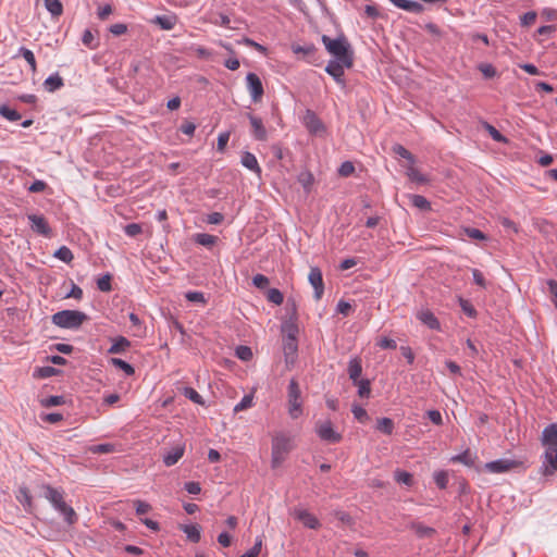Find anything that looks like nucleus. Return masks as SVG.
<instances>
[{
    "label": "nucleus",
    "mask_w": 557,
    "mask_h": 557,
    "mask_svg": "<svg viewBox=\"0 0 557 557\" xmlns=\"http://www.w3.org/2000/svg\"><path fill=\"white\" fill-rule=\"evenodd\" d=\"M434 481L438 488L445 490L448 484V474L446 471L441 470L434 473Z\"/></svg>",
    "instance_id": "nucleus-48"
},
{
    "label": "nucleus",
    "mask_w": 557,
    "mask_h": 557,
    "mask_svg": "<svg viewBox=\"0 0 557 557\" xmlns=\"http://www.w3.org/2000/svg\"><path fill=\"white\" fill-rule=\"evenodd\" d=\"M417 318L431 330L438 331L441 329L438 319L430 310H423L419 312Z\"/></svg>",
    "instance_id": "nucleus-20"
},
{
    "label": "nucleus",
    "mask_w": 557,
    "mask_h": 557,
    "mask_svg": "<svg viewBox=\"0 0 557 557\" xmlns=\"http://www.w3.org/2000/svg\"><path fill=\"white\" fill-rule=\"evenodd\" d=\"M463 233L471 239H475V240H485L486 239V235L479 228L466 227L463 230Z\"/></svg>",
    "instance_id": "nucleus-52"
},
{
    "label": "nucleus",
    "mask_w": 557,
    "mask_h": 557,
    "mask_svg": "<svg viewBox=\"0 0 557 557\" xmlns=\"http://www.w3.org/2000/svg\"><path fill=\"white\" fill-rule=\"evenodd\" d=\"M410 529L414 531L419 539H430L436 533L435 529L416 521L410 523Z\"/></svg>",
    "instance_id": "nucleus-22"
},
{
    "label": "nucleus",
    "mask_w": 557,
    "mask_h": 557,
    "mask_svg": "<svg viewBox=\"0 0 557 557\" xmlns=\"http://www.w3.org/2000/svg\"><path fill=\"white\" fill-rule=\"evenodd\" d=\"M182 394L197 405H205L202 396L193 387L185 386L181 389Z\"/></svg>",
    "instance_id": "nucleus-32"
},
{
    "label": "nucleus",
    "mask_w": 557,
    "mask_h": 557,
    "mask_svg": "<svg viewBox=\"0 0 557 557\" xmlns=\"http://www.w3.org/2000/svg\"><path fill=\"white\" fill-rule=\"evenodd\" d=\"M393 151L398 154L399 157L408 160L411 164L414 163V157L413 154L408 150L406 149L404 146L401 145H395L393 147Z\"/></svg>",
    "instance_id": "nucleus-50"
},
{
    "label": "nucleus",
    "mask_w": 557,
    "mask_h": 557,
    "mask_svg": "<svg viewBox=\"0 0 557 557\" xmlns=\"http://www.w3.org/2000/svg\"><path fill=\"white\" fill-rule=\"evenodd\" d=\"M53 256L65 263H70L74 259L72 250L66 246H61Z\"/></svg>",
    "instance_id": "nucleus-39"
},
{
    "label": "nucleus",
    "mask_w": 557,
    "mask_h": 557,
    "mask_svg": "<svg viewBox=\"0 0 557 557\" xmlns=\"http://www.w3.org/2000/svg\"><path fill=\"white\" fill-rule=\"evenodd\" d=\"M252 284L257 287V288H260V289H263L265 287H268V285L270 284V281L269 278L263 275V274H256L253 277H252Z\"/></svg>",
    "instance_id": "nucleus-58"
},
{
    "label": "nucleus",
    "mask_w": 557,
    "mask_h": 557,
    "mask_svg": "<svg viewBox=\"0 0 557 557\" xmlns=\"http://www.w3.org/2000/svg\"><path fill=\"white\" fill-rule=\"evenodd\" d=\"M86 320L88 315L78 310H62L51 317L54 325L70 330H77Z\"/></svg>",
    "instance_id": "nucleus-4"
},
{
    "label": "nucleus",
    "mask_w": 557,
    "mask_h": 557,
    "mask_svg": "<svg viewBox=\"0 0 557 557\" xmlns=\"http://www.w3.org/2000/svg\"><path fill=\"white\" fill-rule=\"evenodd\" d=\"M16 499L24 506L26 510H30L33 498L26 486H21L18 488Z\"/></svg>",
    "instance_id": "nucleus-29"
},
{
    "label": "nucleus",
    "mask_w": 557,
    "mask_h": 557,
    "mask_svg": "<svg viewBox=\"0 0 557 557\" xmlns=\"http://www.w3.org/2000/svg\"><path fill=\"white\" fill-rule=\"evenodd\" d=\"M185 298L190 302L206 304L205 295L201 292H188Z\"/></svg>",
    "instance_id": "nucleus-60"
},
{
    "label": "nucleus",
    "mask_w": 557,
    "mask_h": 557,
    "mask_svg": "<svg viewBox=\"0 0 557 557\" xmlns=\"http://www.w3.org/2000/svg\"><path fill=\"white\" fill-rule=\"evenodd\" d=\"M485 128L490 133L491 137L498 143H506L507 139L502 135L493 125L485 123Z\"/></svg>",
    "instance_id": "nucleus-57"
},
{
    "label": "nucleus",
    "mask_w": 557,
    "mask_h": 557,
    "mask_svg": "<svg viewBox=\"0 0 557 557\" xmlns=\"http://www.w3.org/2000/svg\"><path fill=\"white\" fill-rule=\"evenodd\" d=\"M40 404L42 407H46V408L61 406V405L65 404V397L59 396V395L49 396L47 398L41 399Z\"/></svg>",
    "instance_id": "nucleus-41"
},
{
    "label": "nucleus",
    "mask_w": 557,
    "mask_h": 557,
    "mask_svg": "<svg viewBox=\"0 0 557 557\" xmlns=\"http://www.w3.org/2000/svg\"><path fill=\"white\" fill-rule=\"evenodd\" d=\"M45 7L52 17H59L63 13V4L60 0H44Z\"/></svg>",
    "instance_id": "nucleus-28"
},
{
    "label": "nucleus",
    "mask_w": 557,
    "mask_h": 557,
    "mask_svg": "<svg viewBox=\"0 0 557 557\" xmlns=\"http://www.w3.org/2000/svg\"><path fill=\"white\" fill-rule=\"evenodd\" d=\"M288 413L293 419H297L302 413L301 391L295 379L289 381L287 387Z\"/></svg>",
    "instance_id": "nucleus-6"
},
{
    "label": "nucleus",
    "mask_w": 557,
    "mask_h": 557,
    "mask_svg": "<svg viewBox=\"0 0 557 557\" xmlns=\"http://www.w3.org/2000/svg\"><path fill=\"white\" fill-rule=\"evenodd\" d=\"M267 299L275 305H282L284 301V295L277 288H270L267 293Z\"/></svg>",
    "instance_id": "nucleus-43"
},
{
    "label": "nucleus",
    "mask_w": 557,
    "mask_h": 557,
    "mask_svg": "<svg viewBox=\"0 0 557 557\" xmlns=\"http://www.w3.org/2000/svg\"><path fill=\"white\" fill-rule=\"evenodd\" d=\"M292 450L290 440L285 435H277L272 440V459L271 466L273 469L278 468L287 455Z\"/></svg>",
    "instance_id": "nucleus-5"
},
{
    "label": "nucleus",
    "mask_w": 557,
    "mask_h": 557,
    "mask_svg": "<svg viewBox=\"0 0 557 557\" xmlns=\"http://www.w3.org/2000/svg\"><path fill=\"white\" fill-rule=\"evenodd\" d=\"M28 221L30 222V228L44 236H50L51 228L46 220V218L41 214H28Z\"/></svg>",
    "instance_id": "nucleus-12"
},
{
    "label": "nucleus",
    "mask_w": 557,
    "mask_h": 557,
    "mask_svg": "<svg viewBox=\"0 0 557 557\" xmlns=\"http://www.w3.org/2000/svg\"><path fill=\"white\" fill-rule=\"evenodd\" d=\"M396 8L412 12V13H421L424 10V7L413 0H389Z\"/></svg>",
    "instance_id": "nucleus-18"
},
{
    "label": "nucleus",
    "mask_w": 557,
    "mask_h": 557,
    "mask_svg": "<svg viewBox=\"0 0 557 557\" xmlns=\"http://www.w3.org/2000/svg\"><path fill=\"white\" fill-rule=\"evenodd\" d=\"M185 451V446L178 444L172 447L170 450L163 454V462L166 467H172L178 462V460L183 457Z\"/></svg>",
    "instance_id": "nucleus-16"
},
{
    "label": "nucleus",
    "mask_w": 557,
    "mask_h": 557,
    "mask_svg": "<svg viewBox=\"0 0 557 557\" xmlns=\"http://www.w3.org/2000/svg\"><path fill=\"white\" fill-rule=\"evenodd\" d=\"M17 55H21L25 59V61L28 63L33 73L36 72L37 63H36V59H35V55L32 50L27 49L26 47H21L18 49Z\"/></svg>",
    "instance_id": "nucleus-33"
},
{
    "label": "nucleus",
    "mask_w": 557,
    "mask_h": 557,
    "mask_svg": "<svg viewBox=\"0 0 557 557\" xmlns=\"http://www.w3.org/2000/svg\"><path fill=\"white\" fill-rule=\"evenodd\" d=\"M240 163L243 164V166L258 175H260L262 172L256 156L249 151L243 152Z\"/></svg>",
    "instance_id": "nucleus-19"
},
{
    "label": "nucleus",
    "mask_w": 557,
    "mask_h": 557,
    "mask_svg": "<svg viewBox=\"0 0 557 557\" xmlns=\"http://www.w3.org/2000/svg\"><path fill=\"white\" fill-rule=\"evenodd\" d=\"M282 332L286 334L284 339H297L298 326L293 321H286L282 324Z\"/></svg>",
    "instance_id": "nucleus-34"
},
{
    "label": "nucleus",
    "mask_w": 557,
    "mask_h": 557,
    "mask_svg": "<svg viewBox=\"0 0 557 557\" xmlns=\"http://www.w3.org/2000/svg\"><path fill=\"white\" fill-rule=\"evenodd\" d=\"M326 51L333 55L332 61H338L346 65L347 69L354 65V50L345 35H339L336 38H331L323 35L321 38Z\"/></svg>",
    "instance_id": "nucleus-2"
},
{
    "label": "nucleus",
    "mask_w": 557,
    "mask_h": 557,
    "mask_svg": "<svg viewBox=\"0 0 557 557\" xmlns=\"http://www.w3.org/2000/svg\"><path fill=\"white\" fill-rule=\"evenodd\" d=\"M351 412L354 413L355 419L361 423H364L369 420L367 410L359 405H352Z\"/></svg>",
    "instance_id": "nucleus-49"
},
{
    "label": "nucleus",
    "mask_w": 557,
    "mask_h": 557,
    "mask_svg": "<svg viewBox=\"0 0 557 557\" xmlns=\"http://www.w3.org/2000/svg\"><path fill=\"white\" fill-rule=\"evenodd\" d=\"M521 462L510 459H497L485 463V470L491 473H504L520 466Z\"/></svg>",
    "instance_id": "nucleus-10"
},
{
    "label": "nucleus",
    "mask_w": 557,
    "mask_h": 557,
    "mask_svg": "<svg viewBox=\"0 0 557 557\" xmlns=\"http://www.w3.org/2000/svg\"><path fill=\"white\" fill-rule=\"evenodd\" d=\"M64 85L63 78L58 74H52L47 77L44 82V86L46 90L53 92L60 89Z\"/></svg>",
    "instance_id": "nucleus-26"
},
{
    "label": "nucleus",
    "mask_w": 557,
    "mask_h": 557,
    "mask_svg": "<svg viewBox=\"0 0 557 557\" xmlns=\"http://www.w3.org/2000/svg\"><path fill=\"white\" fill-rule=\"evenodd\" d=\"M216 236L207 233H198L194 237L196 244L205 247L213 246L216 243Z\"/></svg>",
    "instance_id": "nucleus-31"
},
{
    "label": "nucleus",
    "mask_w": 557,
    "mask_h": 557,
    "mask_svg": "<svg viewBox=\"0 0 557 557\" xmlns=\"http://www.w3.org/2000/svg\"><path fill=\"white\" fill-rule=\"evenodd\" d=\"M395 424L391 418H381L376 422V430L383 434L391 435L394 431Z\"/></svg>",
    "instance_id": "nucleus-30"
},
{
    "label": "nucleus",
    "mask_w": 557,
    "mask_h": 557,
    "mask_svg": "<svg viewBox=\"0 0 557 557\" xmlns=\"http://www.w3.org/2000/svg\"><path fill=\"white\" fill-rule=\"evenodd\" d=\"M97 286L101 292H110L112 289L111 286V275L104 274L97 281Z\"/></svg>",
    "instance_id": "nucleus-54"
},
{
    "label": "nucleus",
    "mask_w": 557,
    "mask_h": 557,
    "mask_svg": "<svg viewBox=\"0 0 557 557\" xmlns=\"http://www.w3.org/2000/svg\"><path fill=\"white\" fill-rule=\"evenodd\" d=\"M247 90L253 103L262 100L264 89L260 77L256 73H248L246 76Z\"/></svg>",
    "instance_id": "nucleus-8"
},
{
    "label": "nucleus",
    "mask_w": 557,
    "mask_h": 557,
    "mask_svg": "<svg viewBox=\"0 0 557 557\" xmlns=\"http://www.w3.org/2000/svg\"><path fill=\"white\" fill-rule=\"evenodd\" d=\"M110 363L122 370L126 375H133L135 373L134 367L120 358H111Z\"/></svg>",
    "instance_id": "nucleus-36"
},
{
    "label": "nucleus",
    "mask_w": 557,
    "mask_h": 557,
    "mask_svg": "<svg viewBox=\"0 0 557 557\" xmlns=\"http://www.w3.org/2000/svg\"><path fill=\"white\" fill-rule=\"evenodd\" d=\"M292 516L300 521L306 528L317 530L321 527L320 521L315 516L302 508H294Z\"/></svg>",
    "instance_id": "nucleus-9"
},
{
    "label": "nucleus",
    "mask_w": 557,
    "mask_h": 557,
    "mask_svg": "<svg viewBox=\"0 0 557 557\" xmlns=\"http://www.w3.org/2000/svg\"><path fill=\"white\" fill-rule=\"evenodd\" d=\"M151 22L157 24L163 30H171L174 28L177 22V17L173 14L157 15Z\"/></svg>",
    "instance_id": "nucleus-21"
},
{
    "label": "nucleus",
    "mask_w": 557,
    "mask_h": 557,
    "mask_svg": "<svg viewBox=\"0 0 557 557\" xmlns=\"http://www.w3.org/2000/svg\"><path fill=\"white\" fill-rule=\"evenodd\" d=\"M347 69L346 65L342 64L338 61H329L325 66V72L331 75L334 81L341 85L343 88L346 87V81L344 78V70Z\"/></svg>",
    "instance_id": "nucleus-13"
},
{
    "label": "nucleus",
    "mask_w": 557,
    "mask_h": 557,
    "mask_svg": "<svg viewBox=\"0 0 557 557\" xmlns=\"http://www.w3.org/2000/svg\"><path fill=\"white\" fill-rule=\"evenodd\" d=\"M252 404H253V394H247L242 398V400L237 405H235L234 412H239V411L246 410V409L252 407Z\"/></svg>",
    "instance_id": "nucleus-42"
},
{
    "label": "nucleus",
    "mask_w": 557,
    "mask_h": 557,
    "mask_svg": "<svg viewBox=\"0 0 557 557\" xmlns=\"http://www.w3.org/2000/svg\"><path fill=\"white\" fill-rule=\"evenodd\" d=\"M125 234L135 237L143 232L141 225L138 223H129L124 227Z\"/></svg>",
    "instance_id": "nucleus-59"
},
{
    "label": "nucleus",
    "mask_w": 557,
    "mask_h": 557,
    "mask_svg": "<svg viewBox=\"0 0 557 557\" xmlns=\"http://www.w3.org/2000/svg\"><path fill=\"white\" fill-rule=\"evenodd\" d=\"M62 371L51 366L36 368L33 376L38 379H47L55 375H60Z\"/></svg>",
    "instance_id": "nucleus-25"
},
{
    "label": "nucleus",
    "mask_w": 557,
    "mask_h": 557,
    "mask_svg": "<svg viewBox=\"0 0 557 557\" xmlns=\"http://www.w3.org/2000/svg\"><path fill=\"white\" fill-rule=\"evenodd\" d=\"M82 42L89 49H97L99 41L95 38L90 29H85L82 36Z\"/></svg>",
    "instance_id": "nucleus-40"
},
{
    "label": "nucleus",
    "mask_w": 557,
    "mask_h": 557,
    "mask_svg": "<svg viewBox=\"0 0 557 557\" xmlns=\"http://www.w3.org/2000/svg\"><path fill=\"white\" fill-rule=\"evenodd\" d=\"M407 175L412 182L418 184H425L428 182V178L413 166L407 169Z\"/></svg>",
    "instance_id": "nucleus-44"
},
{
    "label": "nucleus",
    "mask_w": 557,
    "mask_h": 557,
    "mask_svg": "<svg viewBox=\"0 0 557 557\" xmlns=\"http://www.w3.org/2000/svg\"><path fill=\"white\" fill-rule=\"evenodd\" d=\"M536 16H537V14H536L535 11H529V12L524 13L520 17L521 25L522 26H530V25H532L535 22Z\"/></svg>",
    "instance_id": "nucleus-62"
},
{
    "label": "nucleus",
    "mask_w": 557,
    "mask_h": 557,
    "mask_svg": "<svg viewBox=\"0 0 557 557\" xmlns=\"http://www.w3.org/2000/svg\"><path fill=\"white\" fill-rule=\"evenodd\" d=\"M347 371L352 383H357V380H360L362 373L361 360L357 357L350 359Z\"/></svg>",
    "instance_id": "nucleus-23"
},
{
    "label": "nucleus",
    "mask_w": 557,
    "mask_h": 557,
    "mask_svg": "<svg viewBox=\"0 0 557 557\" xmlns=\"http://www.w3.org/2000/svg\"><path fill=\"white\" fill-rule=\"evenodd\" d=\"M410 199L413 207L422 211L431 210V203L425 197L421 195H411Z\"/></svg>",
    "instance_id": "nucleus-37"
},
{
    "label": "nucleus",
    "mask_w": 557,
    "mask_h": 557,
    "mask_svg": "<svg viewBox=\"0 0 557 557\" xmlns=\"http://www.w3.org/2000/svg\"><path fill=\"white\" fill-rule=\"evenodd\" d=\"M251 125V135L258 141H264L268 139V132L263 125L261 117L256 116L251 113H247Z\"/></svg>",
    "instance_id": "nucleus-11"
},
{
    "label": "nucleus",
    "mask_w": 557,
    "mask_h": 557,
    "mask_svg": "<svg viewBox=\"0 0 557 557\" xmlns=\"http://www.w3.org/2000/svg\"><path fill=\"white\" fill-rule=\"evenodd\" d=\"M131 346V342L124 336H117L113 339V344L108 349V354H123Z\"/></svg>",
    "instance_id": "nucleus-24"
},
{
    "label": "nucleus",
    "mask_w": 557,
    "mask_h": 557,
    "mask_svg": "<svg viewBox=\"0 0 557 557\" xmlns=\"http://www.w3.org/2000/svg\"><path fill=\"white\" fill-rule=\"evenodd\" d=\"M451 461L460 462V463H463V465L469 466V467L473 466V463H474V459H473V457H472V455L470 454L469 450H466V451H463V453H461V454H459L457 456H454L451 458Z\"/></svg>",
    "instance_id": "nucleus-46"
},
{
    "label": "nucleus",
    "mask_w": 557,
    "mask_h": 557,
    "mask_svg": "<svg viewBox=\"0 0 557 557\" xmlns=\"http://www.w3.org/2000/svg\"><path fill=\"white\" fill-rule=\"evenodd\" d=\"M293 51L296 54L302 53L304 55L310 57L317 52V48L312 44L306 46H293Z\"/></svg>",
    "instance_id": "nucleus-51"
},
{
    "label": "nucleus",
    "mask_w": 557,
    "mask_h": 557,
    "mask_svg": "<svg viewBox=\"0 0 557 557\" xmlns=\"http://www.w3.org/2000/svg\"><path fill=\"white\" fill-rule=\"evenodd\" d=\"M91 451H92L94 454H109V453L114 451V445L109 444V443H106V444H98V445H95V446L91 448Z\"/></svg>",
    "instance_id": "nucleus-61"
},
{
    "label": "nucleus",
    "mask_w": 557,
    "mask_h": 557,
    "mask_svg": "<svg viewBox=\"0 0 557 557\" xmlns=\"http://www.w3.org/2000/svg\"><path fill=\"white\" fill-rule=\"evenodd\" d=\"M354 385L358 386V396L361 398H369L371 394V383L368 379L357 380V383Z\"/></svg>",
    "instance_id": "nucleus-35"
},
{
    "label": "nucleus",
    "mask_w": 557,
    "mask_h": 557,
    "mask_svg": "<svg viewBox=\"0 0 557 557\" xmlns=\"http://www.w3.org/2000/svg\"><path fill=\"white\" fill-rule=\"evenodd\" d=\"M424 28H425V29H426V32H428L430 35H432L435 39H440V38L442 37V35H443V32L440 29V27H438L436 24L432 23V22L426 23V24L424 25Z\"/></svg>",
    "instance_id": "nucleus-63"
},
{
    "label": "nucleus",
    "mask_w": 557,
    "mask_h": 557,
    "mask_svg": "<svg viewBox=\"0 0 557 557\" xmlns=\"http://www.w3.org/2000/svg\"><path fill=\"white\" fill-rule=\"evenodd\" d=\"M262 547V540L261 537H257L253 546L248 549L245 554L240 555L239 557H258V555L261 552Z\"/></svg>",
    "instance_id": "nucleus-53"
},
{
    "label": "nucleus",
    "mask_w": 557,
    "mask_h": 557,
    "mask_svg": "<svg viewBox=\"0 0 557 557\" xmlns=\"http://www.w3.org/2000/svg\"><path fill=\"white\" fill-rule=\"evenodd\" d=\"M298 181L304 188L308 189L313 183V175L310 172L301 173Z\"/></svg>",
    "instance_id": "nucleus-64"
},
{
    "label": "nucleus",
    "mask_w": 557,
    "mask_h": 557,
    "mask_svg": "<svg viewBox=\"0 0 557 557\" xmlns=\"http://www.w3.org/2000/svg\"><path fill=\"white\" fill-rule=\"evenodd\" d=\"M305 125L311 134H318L324 131L322 121L310 110H308L305 115Z\"/></svg>",
    "instance_id": "nucleus-17"
},
{
    "label": "nucleus",
    "mask_w": 557,
    "mask_h": 557,
    "mask_svg": "<svg viewBox=\"0 0 557 557\" xmlns=\"http://www.w3.org/2000/svg\"><path fill=\"white\" fill-rule=\"evenodd\" d=\"M235 356L243 361H249L252 358V350L248 346L240 345L236 348Z\"/></svg>",
    "instance_id": "nucleus-47"
},
{
    "label": "nucleus",
    "mask_w": 557,
    "mask_h": 557,
    "mask_svg": "<svg viewBox=\"0 0 557 557\" xmlns=\"http://www.w3.org/2000/svg\"><path fill=\"white\" fill-rule=\"evenodd\" d=\"M297 339H283V352L286 367L289 369L297 359Z\"/></svg>",
    "instance_id": "nucleus-15"
},
{
    "label": "nucleus",
    "mask_w": 557,
    "mask_h": 557,
    "mask_svg": "<svg viewBox=\"0 0 557 557\" xmlns=\"http://www.w3.org/2000/svg\"><path fill=\"white\" fill-rule=\"evenodd\" d=\"M395 480H396V482H398L400 484L408 485V486L412 485V482H413L412 474L407 471H401V470H397L395 472Z\"/></svg>",
    "instance_id": "nucleus-45"
},
{
    "label": "nucleus",
    "mask_w": 557,
    "mask_h": 557,
    "mask_svg": "<svg viewBox=\"0 0 557 557\" xmlns=\"http://www.w3.org/2000/svg\"><path fill=\"white\" fill-rule=\"evenodd\" d=\"M459 304L465 314H467L470 318H474L476 315V310L469 300L460 298Z\"/></svg>",
    "instance_id": "nucleus-55"
},
{
    "label": "nucleus",
    "mask_w": 557,
    "mask_h": 557,
    "mask_svg": "<svg viewBox=\"0 0 557 557\" xmlns=\"http://www.w3.org/2000/svg\"><path fill=\"white\" fill-rule=\"evenodd\" d=\"M45 497L51 503L55 510L63 515L67 524L77 520L74 509L64 502L63 493L50 485L45 486Z\"/></svg>",
    "instance_id": "nucleus-3"
},
{
    "label": "nucleus",
    "mask_w": 557,
    "mask_h": 557,
    "mask_svg": "<svg viewBox=\"0 0 557 557\" xmlns=\"http://www.w3.org/2000/svg\"><path fill=\"white\" fill-rule=\"evenodd\" d=\"M181 529L190 542L198 543L200 541V528L197 524H184Z\"/></svg>",
    "instance_id": "nucleus-27"
},
{
    "label": "nucleus",
    "mask_w": 557,
    "mask_h": 557,
    "mask_svg": "<svg viewBox=\"0 0 557 557\" xmlns=\"http://www.w3.org/2000/svg\"><path fill=\"white\" fill-rule=\"evenodd\" d=\"M308 280L312 287L314 288V298L317 300L321 299L324 292V284L321 270L318 267H312L310 269Z\"/></svg>",
    "instance_id": "nucleus-14"
},
{
    "label": "nucleus",
    "mask_w": 557,
    "mask_h": 557,
    "mask_svg": "<svg viewBox=\"0 0 557 557\" xmlns=\"http://www.w3.org/2000/svg\"><path fill=\"white\" fill-rule=\"evenodd\" d=\"M0 115L11 122H15L21 119V114L16 110L11 109L7 104L0 106Z\"/></svg>",
    "instance_id": "nucleus-38"
},
{
    "label": "nucleus",
    "mask_w": 557,
    "mask_h": 557,
    "mask_svg": "<svg viewBox=\"0 0 557 557\" xmlns=\"http://www.w3.org/2000/svg\"><path fill=\"white\" fill-rule=\"evenodd\" d=\"M315 432L318 436L324 442L338 443L342 441V435L334 430L330 420L317 422Z\"/></svg>",
    "instance_id": "nucleus-7"
},
{
    "label": "nucleus",
    "mask_w": 557,
    "mask_h": 557,
    "mask_svg": "<svg viewBox=\"0 0 557 557\" xmlns=\"http://www.w3.org/2000/svg\"><path fill=\"white\" fill-rule=\"evenodd\" d=\"M355 172V165L350 161H345L338 168V174L343 177H348Z\"/></svg>",
    "instance_id": "nucleus-56"
},
{
    "label": "nucleus",
    "mask_w": 557,
    "mask_h": 557,
    "mask_svg": "<svg viewBox=\"0 0 557 557\" xmlns=\"http://www.w3.org/2000/svg\"><path fill=\"white\" fill-rule=\"evenodd\" d=\"M541 442L545 447L541 473L545 476L553 475L557 471V422L544 428Z\"/></svg>",
    "instance_id": "nucleus-1"
}]
</instances>
